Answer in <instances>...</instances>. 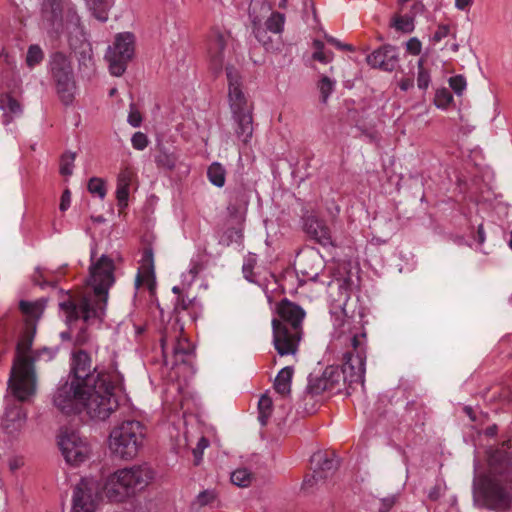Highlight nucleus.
Wrapping results in <instances>:
<instances>
[{"instance_id":"35","label":"nucleus","mask_w":512,"mask_h":512,"mask_svg":"<svg viewBox=\"0 0 512 512\" xmlns=\"http://www.w3.org/2000/svg\"><path fill=\"white\" fill-rule=\"evenodd\" d=\"M258 420L262 426L267 425L273 411V402L272 399L264 394L261 396L258 402Z\"/></svg>"},{"instance_id":"64","label":"nucleus","mask_w":512,"mask_h":512,"mask_svg":"<svg viewBox=\"0 0 512 512\" xmlns=\"http://www.w3.org/2000/svg\"><path fill=\"white\" fill-rule=\"evenodd\" d=\"M325 39L328 43H330L331 45L335 46L336 48L338 49H342V42H340L338 39H336L335 37L333 36H330V35H325Z\"/></svg>"},{"instance_id":"21","label":"nucleus","mask_w":512,"mask_h":512,"mask_svg":"<svg viewBox=\"0 0 512 512\" xmlns=\"http://www.w3.org/2000/svg\"><path fill=\"white\" fill-rule=\"evenodd\" d=\"M489 475L500 476L512 482V454L504 448L491 450L488 454Z\"/></svg>"},{"instance_id":"22","label":"nucleus","mask_w":512,"mask_h":512,"mask_svg":"<svg viewBox=\"0 0 512 512\" xmlns=\"http://www.w3.org/2000/svg\"><path fill=\"white\" fill-rule=\"evenodd\" d=\"M366 61L372 68L391 72L397 68L399 63L397 48L389 44L383 45L369 54Z\"/></svg>"},{"instance_id":"39","label":"nucleus","mask_w":512,"mask_h":512,"mask_svg":"<svg viewBox=\"0 0 512 512\" xmlns=\"http://www.w3.org/2000/svg\"><path fill=\"white\" fill-rule=\"evenodd\" d=\"M391 26L394 27L397 31L410 33L414 30V20L410 16H401L396 14L392 18Z\"/></svg>"},{"instance_id":"14","label":"nucleus","mask_w":512,"mask_h":512,"mask_svg":"<svg viewBox=\"0 0 512 512\" xmlns=\"http://www.w3.org/2000/svg\"><path fill=\"white\" fill-rule=\"evenodd\" d=\"M171 329L174 331V335L169 334V327H165L160 339L162 353L164 361L168 364L167 360V349L169 345L172 347V366L186 363L193 352L192 343L182 335L183 326L178 325L176 321Z\"/></svg>"},{"instance_id":"9","label":"nucleus","mask_w":512,"mask_h":512,"mask_svg":"<svg viewBox=\"0 0 512 512\" xmlns=\"http://www.w3.org/2000/svg\"><path fill=\"white\" fill-rule=\"evenodd\" d=\"M41 18L57 34L64 30L69 34L82 32L80 17L70 0H43Z\"/></svg>"},{"instance_id":"58","label":"nucleus","mask_w":512,"mask_h":512,"mask_svg":"<svg viewBox=\"0 0 512 512\" xmlns=\"http://www.w3.org/2000/svg\"><path fill=\"white\" fill-rule=\"evenodd\" d=\"M396 502L395 496L386 497L380 500L378 512H389Z\"/></svg>"},{"instance_id":"59","label":"nucleus","mask_w":512,"mask_h":512,"mask_svg":"<svg viewBox=\"0 0 512 512\" xmlns=\"http://www.w3.org/2000/svg\"><path fill=\"white\" fill-rule=\"evenodd\" d=\"M70 203H71V192L68 189H66L63 191V193L61 195L59 209L62 212L66 211L69 208Z\"/></svg>"},{"instance_id":"33","label":"nucleus","mask_w":512,"mask_h":512,"mask_svg":"<svg viewBox=\"0 0 512 512\" xmlns=\"http://www.w3.org/2000/svg\"><path fill=\"white\" fill-rule=\"evenodd\" d=\"M327 384L328 382L323 373L320 376L311 374L308 379L306 394L314 397L322 394L325 391L329 392Z\"/></svg>"},{"instance_id":"27","label":"nucleus","mask_w":512,"mask_h":512,"mask_svg":"<svg viewBox=\"0 0 512 512\" xmlns=\"http://www.w3.org/2000/svg\"><path fill=\"white\" fill-rule=\"evenodd\" d=\"M311 465L313 466V478L326 479L328 474L337 468L338 461L332 454L317 452L311 457Z\"/></svg>"},{"instance_id":"61","label":"nucleus","mask_w":512,"mask_h":512,"mask_svg":"<svg viewBox=\"0 0 512 512\" xmlns=\"http://www.w3.org/2000/svg\"><path fill=\"white\" fill-rule=\"evenodd\" d=\"M322 480L323 479H320L319 477L313 478V474L306 475V477L304 478L303 484H302V488L304 490H308L313 487L314 482H318V481H322Z\"/></svg>"},{"instance_id":"13","label":"nucleus","mask_w":512,"mask_h":512,"mask_svg":"<svg viewBox=\"0 0 512 512\" xmlns=\"http://www.w3.org/2000/svg\"><path fill=\"white\" fill-rule=\"evenodd\" d=\"M134 55L133 34L121 33L115 38L112 46H109L105 58L109 63V71L114 76H121L127 68L128 62Z\"/></svg>"},{"instance_id":"31","label":"nucleus","mask_w":512,"mask_h":512,"mask_svg":"<svg viewBox=\"0 0 512 512\" xmlns=\"http://www.w3.org/2000/svg\"><path fill=\"white\" fill-rule=\"evenodd\" d=\"M294 370L292 367L287 366L282 368L274 381V389L280 394L282 397H286L291 392V381L293 377Z\"/></svg>"},{"instance_id":"20","label":"nucleus","mask_w":512,"mask_h":512,"mask_svg":"<svg viewBox=\"0 0 512 512\" xmlns=\"http://www.w3.org/2000/svg\"><path fill=\"white\" fill-rule=\"evenodd\" d=\"M230 34L226 31L213 29L209 35L207 52L210 68L218 73L222 70L224 63V49L228 44Z\"/></svg>"},{"instance_id":"44","label":"nucleus","mask_w":512,"mask_h":512,"mask_svg":"<svg viewBox=\"0 0 512 512\" xmlns=\"http://www.w3.org/2000/svg\"><path fill=\"white\" fill-rule=\"evenodd\" d=\"M88 191L91 194L97 195L100 199H104L106 196L105 181L98 177H92L88 182Z\"/></svg>"},{"instance_id":"60","label":"nucleus","mask_w":512,"mask_h":512,"mask_svg":"<svg viewBox=\"0 0 512 512\" xmlns=\"http://www.w3.org/2000/svg\"><path fill=\"white\" fill-rule=\"evenodd\" d=\"M191 305L190 300H185L183 297H179L177 300V303L175 305V311L180 313V311H185L189 309V306Z\"/></svg>"},{"instance_id":"16","label":"nucleus","mask_w":512,"mask_h":512,"mask_svg":"<svg viewBox=\"0 0 512 512\" xmlns=\"http://www.w3.org/2000/svg\"><path fill=\"white\" fill-rule=\"evenodd\" d=\"M333 327L337 337L348 336L351 344L366 342V332L362 323V316L348 315L344 307H340L338 311H334Z\"/></svg>"},{"instance_id":"53","label":"nucleus","mask_w":512,"mask_h":512,"mask_svg":"<svg viewBox=\"0 0 512 512\" xmlns=\"http://www.w3.org/2000/svg\"><path fill=\"white\" fill-rule=\"evenodd\" d=\"M129 197V187L127 186H119L116 188V198L118 200V205L120 207H126Z\"/></svg>"},{"instance_id":"29","label":"nucleus","mask_w":512,"mask_h":512,"mask_svg":"<svg viewBox=\"0 0 512 512\" xmlns=\"http://www.w3.org/2000/svg\"><path fill=\"white\" fill-rule=\"evenodd\" d=\"M323 375L328 382L329 392H338L341 390L342 384L348 382V375L342 367L328 366L323 371Z\"/></svg>"},{"instance_id":"28","label":"nucleus","mask_w":512,"mask_h":512,"mask_svg":"<svg viewBox=\"0 0 512 512\" xmlns=\"http://www.w3.org/2000/svg\"><path fill=\"white\" fill-rule=\"evenodd\" d=\"M154 159L158 168L172 171L179 162V154L175 148L160 143L156 146Z\"/></svg>"},{"instance_id":"25","label":"nucleus","mask_w":512,"mask_h":512,"mask_svg":"<svg viewBox=\"0 0 512 512\" xmlns=\"http://www.w3.org/2000/svg\"><path fill=\"white\" fill-rule=\"evenodd\" d=\"M26 417V411L20 404L14 403L9 405L2 419V427L7 433L14 434L24 426Z\"/></svg>"},{"instance_id":"56","label":"nucleus","mask_w":512,"mask_h":512,"mask_svg":"<svg viewBox=\"0 0 512 512\" xmlns=\"http://www.w3.org/2000/svg\"><path fill=\"white\" fill-rule=\"evenodd\" d=\"M450 28L448 25H439L434 35L432 36V41L435 43L440 42L442 39L446 38L449 35Z\"/></svg>"},{"instance_id":"11","label":"nucleus","mask_w":512,"mask_h":512,"mask_svg":"<svg viewBox=\"0 0 512 512\" xmlns=\"http://www.w3.org/2000/svg\"><path fill=\"white\" fill-rule=\"evenodd\" d=\"M86 387L70 379L60 381L53 397V405L65 415H79L85 409Z\"/></svg>"},{"instance_id":"2","label":"nucleus","mask_w":512,"mask_h":512,"mask_svg":"<svg viewBox=\"0 0 512 512\" xmlns=\"http://www.w3.org/2000/svg\"><path fill=\"white\" fill-rule=\"evenodd\" d=\"M32 334H25L16 345L15 357L10 372L8 388L18 402H31L37 392L35 362L40 351H32Z\"/></svg>"},{"instance_id":"7","label":"nucleus","mask_w":512,"mask_h":512,"mask_svg":"<svg viewBox=\"0 0 512 512\" xmlns=\"http://www.w3.org/2000/svg\"><path fill=\"white\" fill-rule=\"evenodd\" d=\"M473 497L481 507L506 510L512 504V482L481 474L474 478Z\"/></svg>"},{"instance_id":"36","label":"nucleus","mask_w":512,"mask_h":512,"mask_svg":"<svg viewBox=\"0 0 512 512\" xmlns=\"http://www.w3.org/2000/svg\"><path fill=\"white\" fill-rule=\"evenodd\" d=\"M0 108L7 110L14 116H19L22 114V106L20 102L8 93L2 94L0 96Z\"/></svg>"},{"instance_id":"26","label":"nucleus","mask_w":512,"mask_h":512,"mask_svg":"<svg viewBox=\"0 0 512 512\" xmlns=\"http://www.w3.org/2000/svg\"><path fill=\"white\" fill-rule=\"evenodd\" d=\"M78 34L83 36V32L76 33L75 37L69 36V46L78 60L79 69L91 68L93 66L92 47L85 39L78 38Z\"/></svg>"},{"instance_id":"54","label":"nucleus","mask_w":512,"mask_h":512,"mask_svg":"<svg viewBox=\"0 0 512 512\" xmlns=\"http://www.w3.org/2000/svg\"><path fill=\"white\" fill-rule=\"evenodd\" d=\"M421 49V41L416 37L409 39L406 43V50L412 55H419L421 53Z\"/></svg>"},{"instance_id":"37","label":"nucleus","mask_w":512,"mask_h":512,"mask_svg":"<svg viewBox=\"0 0 512 512\" xmlns=\"http://www.w3.org/2000/svg\"><path fill=\"white\" fill-rule=\"evenodd\" d=\"M86 2L95 18L102 22H105L108 19L107 0H86Z\"/></svg>"},{"instance_id":"49","label":"nucleus","mask_w":512,"mask_h":512,"mask_svg":"<svg viewBox=\"0 0 512 512\" xmlns=\"http://www.w3.org/2000/svg\"><path fill=\"white\" fill-rule=\"evenodd\" d=\"M91 340V333L89 332L87 326L81 327L77 334L75 335V345L83 346L89 343Z\"/></svg>"},{"instance_id":"23","label":"nucleus","mask_w":512,"mask_h":512,"mask_svg":"<svg viewBox=\"0 0 512 512\" xmlns=\"http://www.w3.org/2000/svg\"><path fill=\"white\" fill-rule=\"evenodd\" d=\"M155 284V271H154V253L150 245H147L142 250L140 259V267L135 279L136 288L146 286L152 289Z\"/></svg>"},{"instance_id":"50","label":"nucleus","mask_w":512,"mask_h":512,"mask_svg":"<svg viewBox=\"0 0 512 512\" xmlns=\"http://www.w3.org/2000/svg\"><path fill=\"white\" fill-rule=\"evenodd\" d=\"M133 175V171L130 168L122 169L117 178V185L130 187Z\"/></svg>"},{"instance_id":"52","label":"nucleus","mask_w":512,"mask_h":512,"mask_svg":"<svg viewBox=\"0 0 512 512\" xmlns=\"http://www.w3.org/2000/svg\"><path fill=\"white\" fill-rule=\"evenodd\" d=\"M334 58V54L330 50H323V51H314L312 54V59L318 62H321L323 64L330 63Z\"/></svg>"},{"instance_id":"10","label":"nucleus","mask_w":512,"mask_h":512,"mask_svg":"<svg viewBox=\"0 0 512 512\" xmlns=\"http://www.w3.org/2000/svg\"><path fill=\"white\" fill-rule=\"evenodd\" d=\"M49 65L60 101L64 105L71 104L76 92V81L71 61L64 53L55 52L50 57Z\"/></svg>"},{"instance_id":"42","label":"nucleus","mask_w":512,"mask_h":512,"mask_svg":"<svg viewBox=\"0 0 512 512\" xmlns=\"http://www.w3.org/2000/svg\"><path fill=\"white\" fill-rule=\"evenodd\" d=\"M76 154L73 152H66L61 156L59 172L63 176H70L73 173L74 161Z\"/></svg>"},{"instance_id":"3","label":"nucleus","mask_w":512,"mask_h":512,"mask_svg":"<svg viewBox=\"0 0 512 512\" xmlns=\"http://www.w3.org/2000/svg\"><path fill=\"white\" fill-rule=\"evenodd\" d=\"M304 309L288 300L277 303L272 319L273 343L280 356L296 354L303 334Z\"/></svg>"},{"instance_id":"8","label":"nucleus","mask_w":512,"mask_h":512,"mask_svg":"<svg viewBox=\"0 0 512 512\" xmlns=\"http://www.w3.org/2000/svg\"><path fill=\"white\" fill-rule=\"evenodd\" d=\"M112 375L86 386L84 413L93 420L104 421L118 408Z\"/></svg>"},{"instance_id":"5","label":"nucleus","mask_w":512,"mask_h":512,"mask_svg":"<svg viewBox=\"0 0 512 512\" xmlns=\"http://www.w3.org/2000/svg\"><path fill=\"white\" fill-rule=\"evenodd\" d=\"M146 427L137 420H124L110 431L108 447L112 455L123 460L135 458L144 445Z\"/></svg>"},{"instance_id":"24","label":"nucleus","mask_w":512,"mask_h":512,"mask_svg":"<svg viewBox=\"0 0 512 512\" xmlns=\"http://www.w3.org/2000/svg\"><path fill=\"white\" fill-rule=\"evenodd\" d=\"M303 229L305 233L319 244L326 246L332 244V236L329 227L324 220L314 215L304 219Z\"/></svg>"},{"instance_id":"30","label":"nucleus","mask_w":512,"mask_h":512,"mask_svg":"<svg viewBox=\"0 0 512 512\" xmlns=\"http://www.w3.org/2000/svg\"><path fill=\"white\" fill-rule=\"evenodd\" d=\"M321 260L317 254L304 255L298 260L300 272L309 279L316 280L321 268Z\"/></svg>"},{"instance_id":"1","label":"nucleus","mask_w":512,"mask_h":512,"mask_svg":"<svg viewBox=\"0 0 512 512\" xmlns=\"http://www.w3.org/2000/svg\"><path fill=\"white\" fill-rule=\"evenodd\" d=\"M114 261L102 255L90 266L91 291L82 294L66 293L59 301L66 323L82 320L86 325L102 322L105 316L109 289L115 282Z\"/></svg>"},{"instance_id":"12","label":"nucleus","mask_w":512,"mask_h":512,"mask_svg":"<svg viewBox=\"0 0 512 512\" xmlns=\"http://www.w3.org/2000/svg\"><path fill=\"white\" fill-rule=\"evenodd\" d=\"M271 10L272 7L266 0H252L249 6V16L253 23V33L255 37L263 43H265L262 37L264 31L261 29L260 24L264 17L270 13L265 25L266 29L272 33H281L285 23L284 14L271 12Z\"/></svg>"},{"instance_id":"62","label":"nucleus","mask_w":512,"mask_h":512,"mask_svg":"<svg viewBox=\"0 0 512 512\" xmlns=\"http://www.w3.org/2000/svg\"><path fill=\"white\" fill-rule=\"evenodd\" d=\"M414 86V80L413 78H403L400 80L399 82V87L401 90L403 91H408L409 89H411L412 87Z\"/></svg>"},{"instance_id":"41","label":"nucleus","mask_w":512,"mask_h":512,"mask_svg":"<svg viewBox=\"0 0 512 512\" xmlns=\"http://www.w3.org/2000/svg\"><path fill=\"white\" fill-rule=\"evenodd\" d=\"M44 58V52L39 45H30L26 54V64L33 68L40 64Z\"/></svg>"},{"instance_id":"47","label":"nucleus","mask_w":512,"mask_h":512,"mask_svg":"<svg viewBox=\"0 0 512 512\" xmlns=\"http://www.w3.org/2000/svg\"><path fill=\"white\" fill-rule=\"evenodd\" d=\"M449 85L451 89L457 94L461 95L463 91L466 89V79L462 75H456L453 77H450L449 79Z\"/></svg>"},{"instance_id":"4","label":"nucleus","mask_w":512,"mask_h":512,"mask_svg":"<svg viewBox=\"0 0 512 512\" xmlns=\"http://www.w3.org/2000/svg\"><path fill=\"white\" fill-rule=\"evenodd\" d=\"M154 471L146 464L118 469L110 474L103 492L111 502H123L143 491L153 480Z\"/></svg>"},{"instance_id":"19","label":"nucleus","mask_w":512,"mask_h":512,"mask_svg":"<svg viewBox=\"0 0 512 512\" xmlns=\"http://www.w3.org/2000/svg\"><path fill=\"white\" fill-rule=\"evenodd\" d=\"M352 350L343 355L342 368L348 375V383H363L365 376L366 342L350 345Z\"/></svg>"},{"instance_id":"17","label":"nucleus","mask_w":512,"mask_h":512,"mask_svg":"<svg viewBox=\"0 0 512 512\" xmlns=\"http://www.w3.org/2000/svg\"><path fill=\"white\" fill-rule=\"evenodd\" d=\"M110 375V373L98 371L97 368L92 370V360L86 351L80 349L72 354L71 370L67 377L68 379L80 382V384L86 387Z\"/></svg>"},{"instance_id":"6","label":"nucleus","mask_w":512,"mask_h":512,"mask_svg":"<svg viewBox=\"0 0 512 512\" xmlns=\"http://www.w3.org/2000/svg\"><path fill=\"white\" fill-rule=\"evenodd\" d=\"M226 75L229 85L228 96L230 108L233 119L237 124L235 133L237 137L246 144L253 134L252 106L248 103L241 89L238 71L232 66H227Z\"/></svg>"},{"instance_id":"32","label":"nucleus","mask_w":512,"mask_h":512,"mask_svg":"<svg viewBox=\"0 0 512 512\" xmlns=\"http://www.w3.org/2000/svg\"><path fill=\"white\" fill-rule=\"evenodd\" d=\"M21 312L27 317L28 325H34L35 322L42 316L45 305L42 300L36 302H29L22 300L19 303Z\"/></svg>"},{"instance_id":"40","label":"nucleus","mask_w":512,"mask_h":512,"mask_svg":"<svg viewBox=\"0 0 512 512\" xmlns=\"http://www.w3.org/2000/svg\"><path fill=\"white\" fill-rule=\"evenodd\" d=\"M252 473L246 468L236 469L231 474V482L239 487H248L252 481Z\"/></svg>"},{"instance_id":"34","label":"nucleus","mask_w":512,"mask_h":512,"mask_svg":"<svg viewBox=\"0 0 512 512\" xmlns=\"http://www.w3.org/2000/svg\"><path fill=\"white\" fill-rule=\"evenodd\" d=\"M207 176L213 185L223 187L226 179V170L220 163L213 162L208 167Z\"/></svg>"},{"instance_id":"15","label":"nucleus","mask_w":512,"mask_h":512,"mask_svg":"<svg viewBox=\"0 0 512 512\" xmlns=\"http://www.w3.org/2000/svg\"><path fill=\"white\" fill-rule=\"evenodd\" d=\"M58 445L66 462L71 465H79L84 462L90 453L87 441L73 429L61 430Z\"/></svg>"},{"instance_id":"57","label":"nucleus","mask_w":512,"mask_h":512,"mask_svg":"<svg viewBox=\"0 0 512 512\" xmlns=\"http://www.w3.org/2000/svg\"><path fill=\"white\" fill-rule=\"evenodd\" d=\"M204 265L200 260H192L189 268L190 280L193 281L203 270Z\"/></svg>"},{"instance_id":"48","label":"nucleus","mask_w":512,"mask_h":512,"mask_svg":"<svg viewBox=\"0 0 512 512\" xmlns=\"http://www.w3.org/2000/svg\"><path fill=\"white\" fill-rule=\"evenodd\" d=\"M131 144L134 149L142 151L148 146L149 140L146 134L136 132L131 138Z\"/></svg>"},{"instance_id":"46","label":"nucleus","mask_w":512,"mask_h":512,"mask_svg":"<svg viewBox=\"0 0 512 512\" xmlns=\"http://www.w3.org/2000/svg\"><path fill=\"white\" fill-rule=\"evenodd\" d=\"M217 499V493L215 490H204L198 494L195 500V504L200 507L212 504Z\"/></svg>"},{"instance_id":"55","label":"nucleus","mask_w":512,"mask_h":512,"mask_svg":"<svg viewBox=\"0 0 512 512\" xmlns=\"http://www.w3.org/2000/svg\"><path fill=\"white\" fill-rule=\"evenodd\" d=\"M209 446V441L205 437H201L197 443V447L193 450L196 464L199 463L202 458V453L205 448Z\"/></svg>"},{"instance_id":"18","label":"nucleus","mask_w":512,"mask_h":512,"mask_svg":"<svg viewBox=\"0 0 512 512\" xmlns=\"http://www.w3.org/2000/svg\"><path fill=\"white\" fill-rule=\"evenodd\" d=\"M99 497L96 480L83 478L73 490L72 512H94Z\"/></svg>"},{"instance_id":"38","label":"nucleus","mask_w":512,"mask_h":512,"mask_svg":"<svg viewBox=\"0 0 512 512\" xmlns=\"http://www.w3.org/2000/svg\"><path fill=\"white\" fill-rule=\"evenodd\" d=\"M336 81L332 80L326 75H321L319 81L317 82V88L320 92V99L322 103H326L329 96L333 93L335 89Z\"/></svg>"},{"instance_id":"51","label":"nucleus","mask_w":512,"mask_h":512,"mask_svg":"<svg viewBox=\"0 0 512 512\" xmlns=\"http://www.w3.org/2000/svg\"><path fill=\"white\" fill-rule=\"evenodd\" d=\"M127 121L133 127H139L142 123V115L133 103L130 105Z\"/></svg>"},{"instance_id":"45","label":"nucleus","mask_w":512,"mask_h":512,"mask_svg":"<svg viewBox=\"0 0 512 512\" xmlns=\"http://www.w3.org/2000/svg\"><path fill=\"white\" fill-rule=\"evenodd\" d=\"M452 100L453 96L447 88L438 89L435 93L434 103L438 108H447Z\"/></svg>"},{"instance_id":"43","label":"nucleus","mask_w":512,"mask_h":512,"mask_svg":"<svg viewBox=\"0 0 512 512\" xmlns=\"http://www.w3.org/2000/svg\"><path fill=\"white\" fill-rule=\"evenodd\" d=\"M424 58L418 60L417 85L419 89L426 90L429 87L431 78L429 71L424 67Z\"/></svg>"},{"instance_id":"63","label":"nucleus","mask_w":512,"mask_h":512,"mask_svg":"<svg viewBox=\"0 0 512 512\" xmlns=\"http://www.w3.org/2000/svg\"><path fill=\"white\" fill-rule=\"evenodd\" d=\"M473 3V0H455V6L459 10H466Z\"/></svg>"}]
</instances>
